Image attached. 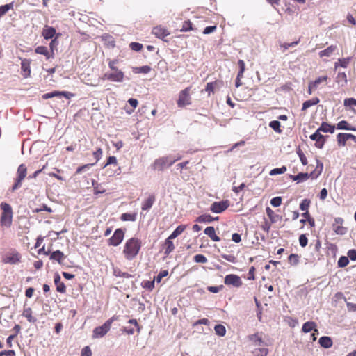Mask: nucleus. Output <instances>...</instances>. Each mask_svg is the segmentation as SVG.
Segmentation results:
<instances>
[{
  "instance_id": "1",
  "label": "nucleus",
  "mask_w": 356,
  "mask_h": 356,
  "mask_svg": "<svg viewBox=\"0 0 356 356\" xmlns=\"http://www.w3.org/2000/svg\"><path fill=\"white\" fill-rule=\"evenodd\" d=\"M142 247L141 241L136 237L128 239L124 246L123 254L127 260L134 259L139 253Z\"/></svg>"
},
{
  "instance_id": "2",
  "label": "nucleus",
  "mask_w": 356,
  "mask_h": 356,
  "mask_svg": "<svg viewBox=\"0 0 356 356\" xmlns=\"http://www.w3.org/2000/svg\"><path fill=\"white\" fill-rule=\"evenodd\" d=\"M0 208L2 211L0 218L1 227H10L13 221V209L11 206L6 202H1Z\"/></svg>"
},
{
  "instance_id": "3",
  "label": "nucleus",
  "mask_w": 356,
  "mask_h": 356,
  "mask_svg": "<svg viewBox=\"0 0 356 356\" xmlns=\"http://www.w3.org/2000/svg\"><path fill=\"white\" fill-rule=\"evenodd\" d=\"M180 159V156L176 159L172 158L171 156L160 157L155 159L151 167L154 170L163 171L165 168L171 166Z\"/></svg>"
},
{
  "instance_id": "4",
  "label": "nucleus",
  "mask_w": 356,
  "mask_h": 356,
  "mask_svg": "<svg viewBox=\"0 0 356 356\" xmlns=\"http://www.w3.org/2000/svg\"><path fill=\"white\" fill-rule=\"evenodd\" d=\"M323 169V165L321 162L319 161H317V165L315 168V170L309 173H304V172H300L297 175H290V178L293 181H303L307 179H308L309 177H312V179H316L322 172Z\"/></svg>"
},
{
  "instance_id": "5",
  "label": "nucleus",
  "mask_w": 356,
  "mask_h": 356,
  "mask_svg": "<svg viewBox=\"0 0 356 356\" xmlns=\"http://www.w3.org/2000/svg\"><path fill=\"white\" fill-rule=\"evenodd\" d=\"M118 319V317L114 315L105 321L102 325L96 327L92 331V338L97 339L104 337L110 330L112 323Z\"/></svg>"
},
{
  "instance_id": "6",
  "label": "nucleus",
  "mask_w": 356,
  "mask_h": 356,
  "mask_svg": "<svg viewBox=\"0 0 356 356\" xmlns=\"http://www.w3.org/2000/svg\"><path fill=\"white\" fill-rule=\"evenodd\" d=\"M191 87H186L185 89L182 90L179 94V98L177 102V106L179 107H184L187 105H190L191 104Z\"/></svg>"
},
{
  "instance_id": "7",
  "label": "nucleus",
  "mask_w": 356,
  "mask_h": 356,
  "mask_svg": "<svg viewBox=\"0 0 356 356\" xmlns=\"http://www.w3.org/2000/svg\"><path fill=\"white\" fill-rule=\"evenodd\" d=\"M27 175V168L24 164L19 165L17 170V178L15 184L12 187V191H14L22 186V184Z\"/></svg>"
},
{
  "instance_id": "8",
  "label": "nucleus",
  "mask_w": 356,
  "mask_h": 356,
  "mask_svg": "<svg viewBox=\"0 0 356 356\" xmlns=\"http://www.w3.org/2000/svg\"><path fill=\"white\" fill-rule=\"evenodd\" d=\"M22 256L15 250H12L6 253L2 258V261L5 264H17L21 261Z\"/></svg>"
},
{
  "instance_id": "9",
  "label": "nucleus",
  "mask_w": 356,
  "mask_h": 356,
  "mask_svg": "<svg viewBox=\"0 0 356 356\" xmlns=\"http://www.w3.org/2000/svg\"><path fill=\"white\" fill-rule=\"evenodd\" d=\"M112 72H106L103 76V79L113 82H122L124 78V72L119 70H111Z\"/></svg>"
},
{
  "instance_id": "10",
  "label": "nucleus",
  "mask_w": 356,
  "mask_h": 356,
  "mask_svg": "<svg viewBox=\"0 0 356 356\" xmlns=\"http://www.w3.org/2000/svg\"><path fill=\"white\" fill-rule=\"evenodd\" d=\"M351 140L354 142L353 146H356V136L351 134L339 133L337 135V141L339 147H343L346 143Z\"/></svg>"
},
{
  "instance_id": "11",
  "label": "nucleus",
  "mask_w": 356,
  "mask_h": 356,
  "mask_svg": "<svg viewBox=\"0 0 356 356\" xmlns=\"http://www.w3.org/2000/svg\"><path fill=\"white\" fill-rule=\"evenodd\" d=\"M229 201L228 200L220 202H214L210 207V210L213 213H220L225 211L229 207Z\"/></svg>"
},
{
  "instance_id": "12",
  "label": "nucleus",
  "mask_w": 356,
  "mask_h": 356,
  "mask_svg": "<svg viewBox=\"0 0 356 356\" xmlns=\"http://www.w3.org/2000/svg\"><path fill=\"white\" fill-rule=\"evenodd\" d=\"M124 236V232L122 229H117L113 236L108 239V245L118 246L121 243Z\"/></svg>"
},
{
  "instance_id": "13",
  "label": "nucleus",
  "mask_w": 356,
  "mask_h": 356,
  "mask_svg": "<svg viewBox=\"0 0 356 356\" xmlns=\"http://www.w3.org/2000/svg\"><path fill=\"white\" fill-rule=\"evenodd\" d=\"M224 282L227 286H233L236 288L241 286L243 284L241 277L235 274H229L226 275Z\"/></svg>"
},
{
  "instance_id": "14",
  "label": "nucleus",
  "mask_w": 356,
  "mask_h": 356,
  "mask_svg": "<svg viewBox=\"0 0 356 356\" xmlns=\"http://www.w3.org/2000/svg\"><path fill=\"white\" fill-rule=\"evenodd\" d=\"M343 220L341 218H337L332 224V229L339 235H343L347 232V228L344 227L342 225Z\"/></svg>"
},
{
  "instance_id": "15",
  "label": "nucleus",
  "mask_w": 356,
  "mask_h": 356,
  "mask_svg": "<svg viewBox=\"0 0 356 356\" xmlns=\"http://www.w3.org/2000/svg\"><path fill=\"white\" fill-rule=\"evenodd\" d=\"M310 139L315 141V147L322 149L325 143V137L321 134V132L316 130L314 134L309 136Z\"/></svg>"
},
{
  "instance_id": "16",
  "label": "nucleus",
  "mask_w": 356,
  "mask_h": 356,
  "mask_svg": "<svg viewBox=\"0 0 356 356\" xmlns=\"http://www.w3.org/2000/svg\"><path fill=\"white\" fill-rule=\"evenodd\" d=\"M21 70L24 78H28L31 76V60L27 58L22 59Z\"/></svg>"
},
{
  "instance_id": "17",
  "label": "nucleus",
  "mask_w": 356,
  "mask_h": 356,
  "mask_svg": "<svg viewBox=\"0 0 356 356\" xmlns=\"http://www.w3.org/2000/svg\"><path fill=\"white\" fill-rule=\"evenodd\" d=\"M66 255L60 250H56L50 253L49 259L53 261H56L59 264H63L65 259H66Z\"/></svg>"
},
{
  "instance_id": "18",
  "label": "nucleus",
  "mask_w": 356,
  "mask_h": 356,
  "mask_svg": "<svg viewBox=\"0 0 356 356\" xmlns=\"http://www.w3.org/2000/svg\"><path fill=\"white\" fill-rule=\"evenodd\" d=\"M152 34H154L156 38H161L162 40L164 39L165 37L170 35V32L168 30L161 26H155L152 31Z\"/></svg>"
},
{
  "instance_id": "19",
  "label": "nucleus",
  "mask_w": 356,
  "mask_h": 356,
  "mask_svg": "<svg viewBox=\"0 0 356 356\" xmlns=\"http://www.w3.org/2000/svg\"><path fill=\"white\" fill-rule=\"evenodd\" d=\"M35 52L38 54H41L45 56L47 60L53 58L54 57V52H50L47 47L38 46L35 49Z\"/></svg>"
},
{
  "instance_id": "20",
  "label": "nucleus",
  "mask_w": 356,
  "mask_h": 356,
  "mask_svg": "<svg viewBox=\"0 0 356 356\" xmlns=\"http://www.w3.org/2000/svg\"><path fill=\"white\" fill-rule=\"evenodd\" d=\"M56 31L55 28L46 25L42 29V35L44 39L49 40L53 38V37L56 35Z\"/></svg>"
},
{
  "instance_id": "21",
  "label": "nucleus",
  "mask_w": 356,
  "mask_h": 356,
  "mask_svg": "<svg viewBox=\"0 0 356 356\" xmlns=\"http://www.w3.org/2000/svg\"><path fill=\"white\" fill-rule=\"evenodd\" d=\"M156 200L155 195L154 194H150L147 199H145L141 209L143 211H148L154 204Z\"/></svg>"
},
{
  "instance_id": "22",
  "label": "nucleus",
  "mask_w": 356,
  "mask_h": 356,
  "mask_svg": "<svg viewBox=\"0 0 356 356\" xmlns=\"http://www.w3.org/2000/svg\"><path fill=\"white\" fill-rule=\"evenodd\" d=\"M172 238H170L168 236L163 244V249L164 250V254L168 256L175 249V245L172 241Z\"/></svg>"
},
{
  "instance_id": "23",
  "label": "nucleus",
  "mask_w": 356,
  "mask_h": 356,
  "mask_svg": "<svg viewBox=\"0 0 356 356\" xmlns=\"http://www.w3.org/2000/svg\"><path fill=\"white\" fill-rule=\"evenodd\" d=\"M312 330L316 332V334H318V330L316 328V323L314 321H307L303 324L302 332L308 333Z\"/></svg>"
},
{
  "instance_id": "24",
  "label": "nucleus",
  "mask_w": 356,
  "mask_h": 356,
  "mask_svg": "<svg viewBox=\"0 0 356 356\" xmlns=\"http://www.w3.org/2000/svg\"><path fill=\"white\" fill-rule=\"evenodd\" d=\"M204 232L213 241L218 242L220 241V238L216 234V230L213 227L209 226V227H206Z\"/></svg>"
},
{
  "instance_id": "25",
  "label": "nucleus",
  "mask_w": 356,
  "mask_h": 356,
  "mask_svg": "<svg viewBox=\"0 0 356 356\" xmlns=\"http://www.w3.org/2000/svg\"><path fill=\"white\" fill-rule=\"evenodd\" d=\"M248 339L252 341L255 346H261L264 343L262 339V333L257 332L253 334H250L248 337Z\"/></svg>"
},
{
  "instance_id": "26",
  "label": "nucleus",
  "mask_w": 356,
  "mask_h": 356,
  "mask_svg": "<svg viewBox=\"0 0 356 356\" xmlns=\"http://www.w3.org/2000/svg\"><path fill=\"white\" fill-rule=\"evenodd\" d=\"M54 283L56 286V290L58 292L64 293L66 291V287L63 282L60 281V277L58 274H56L54 276Z\"/></svg>"
},
{
  "instance_id": "27",
  "label": "nucleus",
  "mask_w": 356,
  "mask_h": 356,
  "mask_svg": "<svg viewBox=\"0 0 356 356\" xmlns=\"http://www.w3.org/2000/svg\"><path fill=\"white\" fill-rule=\"evenodd\" d=\"M334 129L335 127L334 125H331L327 122H323L317 130L320 132L333 134Z\"/></svg>"
},
{
  "instance_id": "28",
  "label": "nucleus",
  "mask_w": 356,
  "mask_h": 356,
  "mask_svg": "<svg viewBox=\"0 0 356 356\" xmlns=\"http://www.w3.org/2000/svg\"><path fill=\"white\" fill-rule=\"evenodd\" d=\"M22 316H24L30 323H35L37 321V319L33 316V311L30 307L24 308Z\"/></svg>"
},
{
  "instance_id": "29",
  "label": "nucleus",
  "mask_w": 356,
  "mask_h": 356,
  "mask_svg": "<svg viewBox=\"0 0 356 356\" xmlns=\"http://www.w3.org/2000/svg\"><path fill=\"white\" fill-rule=\"evenodd\" d=\"M321 347L325 348H331L333 345V341L330 337H321L318 341Z\"/></svg>"
},
{
  "instance_id": "30",
  "label": "nucleus",
  "mask_w": 356,
  "mask_h": 356,
  "mask_svg": "<svg viewBox=\"0 0 356 356\" xmlns=\"http://www.w3.org/2000/svg\"><path fill=\"white\" fill-rule=\"evenodd\" d=\"M219 217H212L209 214H204L200 216L197 219L196 221L198 222H211L213 220H218Z\"/></svg>"
},
{
  "instance_id": "31",
  "label": "nucleus",
  "mask_w": 356,
  "mask_h": 356,
  "mask_svg": "<svg viewBox=\"0 0 356 356\" xmlns=\"http://www.w3.org/2000/svg\"><path fill=\"white\" fill-rule=\"evenodd\" d=\"M336 49H337L336 45H330L327 49L321 51L318 53V55L321 58H323L324 56L330 57Z\"/></svg>"
},
{
  "instance_id": "32",
  "label": "nucleus",
  "mask_w": 356,
  "mask_h": 356,
  "mask_svg": "<svg viewBox=\"0 0 356 356\" xmlns=\"http://www.w3.org/2000/svg\"><path fill=\"white\" fill-rule=\"evenodd\" d=\"M14 2L2 5L0 6V19H1L10 10H13Z\"/></svg>"
},
{
  "instance_id": "33",
  "label": "nucleus",
  "mask_w": 356,
  "mask_h": 356,
  "mask_svg": "<svg viewBox=\"0 0 356 356\" xmlns=\"http://www.w3.org/2000/svg\"><path fill=\"white\" fill-rule=\"evenodd\" d=\"M320 102V99L318 97H314L312 99L307 100L302 104V111H306L309 107L316 105Z\"/></svg>"
},
{
  "instance_id": "34",
  "label": "nucleus",
  "mask_w": 356,
  "mask_h": 356,
  "mask_svg": "<svg viewBox=\"0 0 356 356\" xmlns=\"http://www.w3.org/2000/svg\"><path fill=\"white\" fill-rule=\"evenodd\" d=\"M266 214L270 220L271 223H275L281 217L276 214L270 207H267L266 209Z\"/></svg>"
},
{
  "instance_id": "35",
  "label": "nucleus",
  "mask_w": 356,
  "mask_h": 356,
  "mask_svg": "<svg viewBox=\"0 0 356 356\" xmlns=\"http://www.w3.org/2000/svg\"><path fill=\"white\" fill-rule=\"evenodd\" d=\"M337 129H344V130H351L355 131L356 129L351 126L347 121L341 120L339 123L337 124Z\"/></svg>"
},
{
  "instance_id": "36",
  "label": "nucleus",
  "mask_w": 356,
  "mask_h": 356,
  "mask_svg": "<svg viewBox=\"0 0 356 356\" xmlns=\"http://www.w3.org/2000/svg\"><path fill=\"white\" fill-rule=\"evenodd\" d=\"M344 106L346 108H349L354 113H356V99L355 98H346L344 99Z\"/></svg>"
},
{
  "instance_id": "37",
  "label": "nucleus",
  "mask_w": 356,
  "mask_h": 356,
  "mask_svg": "<svg viewBox=\"0 0 356 356\" xmlns=\"http://www.w3.org/2000/svg\"><path fill=\"white\" fill-rule=\"evenodd\" d=\"M186 228V225H179L173 231V232L169 236L170 238L174 239V238H177L179 235H180L181 233H183L184 232Z\"/></svg>"
},
{
  "instance_id": "38",
  "label": "nucleus",
  "mask_w": 356,
  "mask_h": 356,
  "mask_svg": "<svg viewBox=\"0 0 356 356\" xmlns=\"http://www.w3.org/2000/svg\"><path fill=\"white\" fill-rule=\"evenodd\" d=\"M92 185L95 195L102 194L106 191V189L104 188L100 184H98L95 180L92 181Z\"/></svg>"
},
{
  "instance_id": "39",
  "label": "nucleus",
  "mask_w": 356,
  "mask_h": 356,
  "mask_svg": "<svg viewBox=\"0 0 356 356\" xmlns=\"http://www.w3.org/2000/svg\"><path fill=\"white\" fill-rule=\"evenodd\" d=\"M152 68L149 65H144L141 67H133V72L135 74H147L151 71Z\"/></svg>"
},
{
  "instance_id": "40",
  "label": "nucleus",
  "mask_w": 356,
  "mask_h": 356,
  "mask_svg": "<svg viewBox=\"0 0 356 356\" xmlns=\"http://www.w3.org/2000/svg\"><path fill=\"white\" fill-rule=\"evenodd\" d=\"M136 216L137 214L136 213H124L121 215L120 219L122 221H135L136 220Z\"/></svg>"
},
{
  "instance_id": "41",
  "label": "nucleus",
  "mask_w": 356,
  "mask_h": 356,
  "mask_svg": "<svg viewBox=\"0 0 356 356\" xmlns=\"http://www.w3.org/2000/svg\"><path fill=\"white\" fill-rule=\"evenodd\" d=\"M328 80L327 76H319L315 81H311L310 83L313 85L316 89H317L319 85L322 83H326Z\"/></svg>"
},
{
  "instance_id": "42",
  "label": "nucleus",
  "mask_w": 356,
  "mask_h": 356,
  "mask_svg": "<svg viewBox=\"0 0 356 356\" xmlns=\"http://www.w3.org/2000/svg\"><path fill=\"white\" fill-rule=\"evenodd\" d=\"M350 59L351 58L350 57L339 58L338 60V62H336L335 64H334L335 68L337 67L339 63L341 67H342L343 68L347 67V66L348 65V64H349V63L350 61Z\"/></svg>"
},
{
  "instance_id": "43",
  "label": "nucleus",
  "mask_w": 356,
  "mask_h": 356,
  "mask_svg": "<svg viewBox=\"0 0 356 356\" xmlns=\"http://www.w3.org/2000/svg\"><path fill=\"white\" fill-rule=\"evenodd\" d=\"M216 334L218 336L223 337L226 334V328L223 325L218 324L214 327Z\"/></svg>"
},
{
  "instance_id": "44",
  "label": "nucleus",
  "mask_w": 356,
  "mask_h": 356,
  "mask_svg": "<svg viewBox=\"0 0 356 356\" xmlns=\"http://www.w3.org/2000/svg\"><path fill=\"white\" fill-rule=\"evenodd\" d=\"M218 85V81L208 83L205 88V91L208 92V96H210L211 93H214L215 88Z\"/></svg>"
},
{
  "instance_id": "45",
  "label": "nucleus",
  "mask_w": 356,
  "mask_h": 356,
  "mask_svg": "<svg viewBox=\"0 0 356 356\" xmlns=\"http://www.w3.org/2000/svg\"><path fill=\"white\" fill-rule=\"evenodd\" d=\"M193 24L190 20H186L183 22L180 31L187 32L193 30Z\"/></svg>"
},
{
  "instance_id": "46",
  "label": "nucleus",
  "mask_w": 356,
  "mask_h": 356,
  "mask_svg": "<svg viewBox=\"0 0 356 356\" xmlns=\"http://www.w3.org/2000/svg\"><path fill=\"white\" fill-rule=\"evenodd\" d=\"M300 39H299L297 41L290 42V43H287V42L282 43V44H280V47L282 49V51H284L290 47H293L298 45L300 42Z\"/></svg>"
},
{
  "instance_id": "47",
  "label": "nucleus",
  "mask_w": 356,
  "mask_h": 356,
  "mask_svg": "<svg viewBox=\"0 0 356 356\" xmlns=\"http://www.w3.org/2000/svg\"><path fill=\"white\" fill-rule=\"evenodd\" d=\"M269 126L272 128L275 131L280 134L282 130L280 129V122L277 120H273L270 122Z\"/></svg>"
},
{
  "instance_id": "48",
  "label": "nucleus",
  "mask_w": 356,
  "mask_h": 356,
  "mask_svg": "<svg viewBox=\"0 0 356 356\" xmlns=\"http://www.w3.org/2000/svg\"><path fill=\"white\" fill-rule=\"evenodd\" d=\"M286 167L282 166V168H274L271 170L269 172L270 175L273 176L279 174H283L286 171Z\"/></svg>"
},
{
  "instance_id": "49",
  "label": "nucleus",
  "mask_w": 356,
  "mask_h": 356,
  "mask_svg": "<svg viewBox=\"0 0 356 356\" xmlns=\"http://www.w3.org/2000/svg\"><path fill=\"white\" fill-rule=\"evenodd\" d=\"M311 201L308 199H304L300 204V209L302 211H308Z\"/></svg>"
},
{
  "instance_id": "50",
  "label": "nucleus",
  "mask_w": 356,
  "mask_h": 356,
  "mask_svg": "<svg viewBox=\"0 0 356 356\" xmlns=\"http://www.w3.org/2000/svg\"><path fill=\"white\" fill-rule=\"evenodd\" d=\"M193 260L196 263H202V264H205L207 262V257L203 255V254H196L194 257H193Z\"/></svg>"
},
{
  "instance_id": "51",
  "label": "nucleus",
  "mask_w": 356,
  "mask_h": 356,
  "mask_svg": "<svg viewBox=\"0 0 356 356\" xmlns=\"http://www.w3.org/2000/svg\"><path fill=\"white\" fill-rule=\"evenodd\" d=\"M300 257L296 254H291L289 257V262L291 265H297L299 262Z\"/></svg>"
},
{
  "instance_id": "52",
  "label": "nucleus",
  "mask_w": 356,
  "mask_h": 356,
  "mask_svg": "<svg viewBox=\"0 0 356 356\" xmlns=\"http://www.w3.org/2000/svg\"><path fill=\"white\" fill-rule=\"evenodd\" d=\"M113 274L116 277H127V278L131 277V275L130 274H129L128 273L122 272L119 269H115L113 271Z\"/></svg>"
},
{
  "instance_id": "53",
  "label": "nucleus",
  "mask_w": 356,
  "mask_h": 356,
  "mask_svg": "<svg viewBox=\"0 0 356 356\" xmlns=\"http://www.w3.org/2000/svg\"><path fill=\"white\" fill-rule=\"evenodd\" d=\"M349 263L348 257H346L345 256H342L339 258L338 260V266L339 267H345Z\"/></svg>"
},
{
  "instance_id": "54",
  "label": "nucleus",
  "mask_w": 356,
  "mask_h": 356,
  "mask_svg": "<svg viewBox=\"0 0 356 356\" xmlns=\"http://www.w3.org/2000/svg\"><path fill=\"white\" fill-rule=\"evenodd\" d=\"M130 48L135 51H139L143 49V44L138 42H131L129 44Z\"/></svg>"
},
{
  "instance_id": "55",
  "label": "nucleus",
  "mask_w": 356,
  "mask_h": 356,
  "mask_svg": "<svg viewBox=\"0 0 356 356\" xmlns=\"http://www.w3.org/2000/svg\"><path fill=\"white\" fill-rule=\"evenodd\" d=\"M238 65L239 67V71L238 74H239L240 76H243V73L245 69V64L244 61L243 60H239L238 61Z\"/></svg>"
},
{
  "instance_id": "56",
  "label": "nucleus",
  "mask_w": 356,
  "mask_h": 356,
  "mask_svg": "<svg viewBox=\"0 0 356 356\" xmlns=\"http://www.w3.org/2000/svg\"><path fill=\"white\" fill-rule=\"evenodd\" d=\"M102 154L103 151L100 147L93 152L92 154L94 156V158L95 159V163H96L101 159V157L102 156Z\"/></svg>"
},
{
  "instance_id": "57",
  "label": "nucleus",
  "mask_w": 356,
  "mask_h": 356,
  "mask_svg": "<svg viewBox=\"0 0 356 356\" xmlns=\"http://www.w3.org/2000/svg\"><path fill=\"white\" fill-rule=\"evenodd\" d=\"M95 163H88L83 165L82 166L79 167L76 170V174H81L84 170L89 169L91 166H92Z\"/></svg>"
},
{
  "instance_id": "58",
  "label": "nucleus",
  "mask_w": 356,
  "mask_h": 356,
  "mask_svg": "<svg viewBox=\"0 0 356 356\" xmlns=\"http://www.w3.org/2000/svg\"><path fill=\"white\" fill-rule=\"evenodd\" d=\"M297 153L299 156V158H300L302 165H306L307 164V159L306 156L305 155V154L300 149H299L297 152Z\"/></svg>"
},
{
  "instance_id": "59",
  "label": "nucleus",
  "mask_w": 356,
  "mask_h": 356,
  "mask_svg": "<svg viewBox=\"0 0 356 356\" xmlns=\"http://www.w3.org/2000/svg\"><path fill=\"white\" fill-rule=\"evenodd\" d=\"M255 268L254 266H251L249 269L248 273V280H255Z\"/></svg>"
},
{
  "instance_id": "60",
  "label": "nucleus",
  "mask_w": 356,
  "mask_h": 356,
  "mask_svg": "<svg viewBox=\"0 0 356 356\" xmlns=\"http://www.w3.org/2000/svg\"><path fill=\"white\" fill-rule=\"evenodd\" d=\"M270 204L273 207H275L280 206V204H282V198H281V197H273L270 200Z\"/></svg>"
},
{
  "instance_id": "61",
  "label": "nucleus",
  "mask_w": 356,
  "mask_h": 356,
  "mask_svg": "<svg viewBox=\"0 0 356 356\" xmlns=\"http://www.w3.org/2000/svg\"><path fill=\"white\" fill-rule=\"evenodd\" d=\"M299 243H300V245L304 248L307 245V243H308V239L306 236V235L305 234H301L299 237Z\"/></svg>"
},
{
  "instance_id": "62",
  "label": "nucleus",
  "mask_w": 356,
  "mask_h": 356,
  "mask_svg": "<svg viewBox=\"0 0 356 356\" xmlns=\"http://www.w3.org/2000/svg\"><path fill=\"white\" fill-rule=\"evenodd\" d=\"M57 38L53 39L49 44L50 52H54V49H56V46L58 43Z\"/></svg>"
},
{
  "instance_id": "63",
  "label": "nucleus",
  "mask_w": 356,
  "mask_h": 356,
  "mask_svg": "<svg viewBox=\"0 0 356 356\" xmlns=\"http://www.w3.org/2000/svg\"><path fill=\"white\" fill-rule=\"evenodd\" d=\"M216 29H217V26H207L204 29L203 33L205 34V35L209 34V33H211L214 32Z\"/></svg>"
},
{
  "instance_id": "64",
  "label": "nucleus",
  "mask_w": 356,
  "mask_h": 356,
  "mask_svg": "<svg viewBox=\"0 0 356 356\" xmlns=\"http://www.w3.org/2000/svg\"><path fill=\"white\" fill-rule=\"evenodd\" d=\"M92 352L88 346L84 347L81 350V356H91Z\"/></svg>"
}]
</instances>
